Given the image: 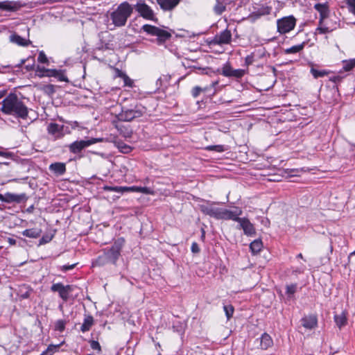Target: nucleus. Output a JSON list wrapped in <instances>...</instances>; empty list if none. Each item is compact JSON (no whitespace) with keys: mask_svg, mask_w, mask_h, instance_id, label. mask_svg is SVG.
Instances as JSON below:
<instances>
[{"mask_svg":"<svg viewBox=\"0 0 355 355\" xmlns=\"http://www.w3.org/2000/svg\"><path fill=\"white\" fill-rule=\"evenodd\" d=\"M354 149H355V145L352 143H349L348 147H347V150L349 152V154H347L346 157H347V158L349 159L351 161H354L355 159V153H354Z\"/></svg>","mask_w":355,"mask_h":355,"instance_id":"nucleus-37","label":"nucleus"},{"mask_svg":"<svg viewBox=\"0 0 355 355\" xmlns=\"http://www.w3.org/2000/svg\"><path fill=\"white\" fill-rule=\"evenodd\" d=\"M51 291L58 293L60 297L64 302H67L69 298V293L73 291V286H64L62 283L53 284L51 286Z\"/></svg>","mask_w":355,"mask_h":355,"instance_id":"nucleus-10","label":"nucleus"},{"mask_svg":"<svg viewBox=\"0 0 355 355\" xmlns=\"http://www.w3.org/2000/svg\"><path fill=\"white\" fill-rule=\"evenodd\" d=\"M145 107L137 104L130 109H123L117 115V118L121 121H131L135 119L141 117L146 112Z\"/></svg>","mask_w":355,"mask_h":355,"instance_id":"nucleus-5","label":"nucleus"},{"mask_svg":"<svg viewBox=\"0 0 355 355\" xmlns=\"http://www.w3.org/2000/svg\"><path fill=\"white\" fill-rule=\"evenodd\" d=\"M19 6L16 2L13 1H3L0 2V9L6 11H16L18 10Z\"/></svg>","mask_w":355,"mask_h":355,"instance_id":"nucleus-26","label":"nucleus"},{"mask_svg":"<svg viewBox=\"0 0 355 355\" xmlns=\"http://www.w3.org/2000/svg\"><path fill=\"white\" fill-rule=\"evenodd\" d=\"M28 198V197L25 193L20 194H16L10 192L6 193V203L20 204L26 202Z\"/></svg>","mask_w":355,"mask_h":355,"instance_id":"nucleus-16","label":"nucleus"},{"mask_svg":"<svg viewBox=\"0 0 355 355\" xmlns=\"http://www.w3.org/2000/svg\"><path fill=\"white\" fill-rule=\"evenodd\" d=\"M243 211L241 208L235 207L234 210L222 208L220 220H232L239 223L241 218L239 217Z\"/></svg>","mask_w":355,"mask_h":355,"instance_id":"nucleus-12","label":"nucleus"},{"mask_svg":"<svg viewBox=\"0 0 355 355\" xmlns=\"http://www.w3.org/2000/svg\"><path fill=\"white\" fill-rule=\"evenodd\" d=\"M160 8L164 10L170 11L174 9L180 0H156Z\"/></svg>","mask_w":355,"mask_h":355,"instance_id":"nucleus-20","label":"nucleus"},{"mask_svg":"<svg viewBox=\"0 0 355 355\" xmlns=\"http://www.w3.org/2000/svg\"><path fill=\"white\" fill-rule=\"evenodd\" d=\"M206 90H207L206 87L202 89V87H200L199 86H196L192 89L191 94H192L193 97L197 98L200 95L201 92L206 91Z\"/></svg>","mask_w":355,"mask_h":355,"instance_id":"nucleus-44","label":"nucleus"},{"mask_svg":"<svg viewBox=\"0 0 355 355\" xmlns=\"http://www.w3.org/2000/svg\"><path fill=\"white\" fill-rule=\"evenodd\" d=\"M305 270L304 266H301L293 270V273L295 275L303 273Z\"/></svg>","mask_w":355,"mask_h":355,"instance_id":"nucleus-54","label":"nucleus"},{"mask_svg":"<svg viewBox=\"0 0 355 355\" xmlns=\"http://www.w3.org/2000/svg\"><path fill=\"white\" fill-rule=\"evenodd\" d=\"M103 140V138H91L87 140L76 141L69 146V149L71 153L73 154H78L80 153L84 148L96 143L101 142Z\"/></svg>","mask_w":355,"mask_h":355,"instance_id":"nucleus-9","label":"nucleus"},{"mask_svg":"<svg viewBox=\"0 0 355 355\" xmlns=\"http://www.w3.org/2000/svg\"><path fill=\"white\" fill-rule=\"evenodd\" d=\"M41 233L42 230L40 228L26 229L21 232L23 236L32 239L40 237Z\"/></svg>","mask_w":355,"mask_h":355,"instance_id":"nucleus-25","label":"nucleus"},{"mask_svg":"<svg viewBox=\"0 0 355 355\" xmlns=\"http://www.w3.org/2000/svg\"><path fill=\"white\" fill-rule=\"evenodd\" d=\"M116 77H120L121 78H123V76H125V73L124 72H123L122 71L116 69Z\"/></svg>","mask_w":355,"mask_h":355,"instance_id":"nucleus-59","label":"nucleus"},{"mask_svg":"<svg viewBox=\"0 0 355 355\" xmlns=\"http://www.w3.org/2000/svg\"><path fill=\"white\" fill-rule=\"evenodd\" d=\"M333 30V28L327 26V24L323 22L322 25L319 24L318 28L315 29V33L325 34L331 33Z\"/></svg>","mask_w":355,"mask_h":355,"instance_id":"nucleus-33","label":"nucleus"},{"mask_svg":"<svg viewBox=\"0 0 355 355\" xmlns=\"http://www.w3.org/2000/svg\"><path fill=\"white\" fill-rule=\"evenodd\" d=\"M33 292V290L30 286L23 284L19 287L18 295L22 299H28Z\"/></svg>","mask_w":355,"mask_h":355,"instance_id":"nucleus-22","label":"nucleus"},{"mask_svg":"<svg viewBox=\"0 0 355 355\" xmlns=\"http://www.w3.org/2000/svg\"><path fill=\"white\" fill-rule=\"evenodd\" d=\"M1 110L6 114L15 116L23 119L28 116L27 106L15 93H10L2 101Z\"/></svg>","mask_w":355,"mask_h":355,"instance_id":"nucleus-1","label":"nucleus"},{"mask_svg":"<svg viewBox=\"0 0 355 355\" xmlns=\"http://www.w3.org/2000/svg\"><path fill=\"white\" fill-rule=\"evenodd\" d=\"M8 243H9L10 245H15V244H16V241H15L14 239L9 238V239H8Z\"/></svg>","mask_w":355,"mask_h":355,"instance_id":"nucleus-64","label":"nucleus"},{"mask_svg":"<svg viewBox=\"0 0 355 355\" xmlns=\"http://www.w3.org/2000/svg\"><path fill=\"white\" fill-rule=\"evenodd\" d=\"M59 347V345H50L47 349L44 351L40 355H53L55 351Z\"/></svg>","mask_w":355,"mask_h":355,"instance_id":"nucleus-41","label":"nucleus"},{"mask_svg":"<svg viewBox=\"0 0 355 355\" xmlns=\"http://www.w3.org/2000/svg\"><path fill=\"white\" fill-rule=\"evenodd\" d=\"M90 347L92 349L97 350L98 352L101 351V347L99 343L96 340L90 341Z\"/></svg>","mask_w":355,"mask_h":355,"instance_id":"nucleus-48","label":"nucleus"},{"mask_svg":"<svg viewBox=\"0 0 355 355\" xmlns=\"http://www.w3.org/2000/svg\"><path fill=\"white\" fill-rule=\"evenodd\" d=\"M63 129V125H59L56 123H50L47 125V132L51 135L55 140L60 139L63 137L62 130Z\"/></svg>","mask_w":355,"mask_h":355,"instance_id":"nucleus-14","label":"nucleus"},{"mask_svg":"<svg viewBox=\"0 0 355 355\" xmlns=\"http://www.w3.org/2000/svg\"><path fill=\"white\" fill-rule=\"evenodd\" d=\"M297 284H292L287 285L286 287V293L288 295H292L296 292Z\"/></svg>","mask_w":355,"mask_h":355,"instance_id":"nucleus-42","label":"nucleus"},{"mask_svg":"<svg viewBox=\"0 0 355 355\" xmlns=\"http://www.w3.org/2000/svg\"><path fill=\"white\" fill-rule=\"evenodd\" d=\"M223 309H224V311L225 313V315H226L227 320H230L232 317L234 311V306L231 304L224 305Z\"/></svg>","mask_w":355,"mask_h":355,"instance_id":"nucleus-38","label":"nucleus"},{"mask_svg":"<svg viewBox=\"0 0 355 355\" xmlns=\"http://www.w3.org/2000/svg\"><path fill=\"white\" fill-rule=\"evenodd\" d=\"M133 6V10L138 12L139 15L146 20L157 21L153 10L145 2L144 0H139Z\"/></svg>","mask_w":355,"mask_h":355,"instance_id":"nucleus-6","label":"nucleus"},{"mask_svg":"<svg viewBox=\"0 0 355 355\" xmlns=\"http://www.w3.org/2000/svg\"><path fill=\"white\" fill-rule=\"evenodd\" d=\"M48 69H46L44 67L37 66L35 69L36 76L40 78L46 77L45 73H47Z\"/></svg>","mask_w":355,"mask_h":355,"instance_id":"nucleus-39","label":"nucleus"},{"mask_svg":"<svg viewBox=\"0 0 355 355\" xmlns=\"http://www.w3.org/2000/svg\"><path fill=\"white\" fill-rule=\"evenodd\" d=\"M125 244V239L122 237L114 241L110 247L103 250V254L99 255L93 262L94 266H103L107 263L116 264L121 256V250Z\"/></svg>","mask_w":355,"mask_h":355,"instance_id":"nucleus-2","label":"nucleus"},{"mask_svg":"<svg viewBox=\"0 0 355 355\" xmlns=\"http://www.w3.org/2000/svg\"><path fill=\"white\" fill-rule=\"evenodd\" d=\"M133 13V6L128 1H123L112 11L110 17L116 27L125 26L128 18Z\"/></svg>","mask_w":355,"mask_h":355,"instance_id":"nucleus-3","label":"nucleus"},{"mask_svg":"<svg viewBox=\"0 0 355 355\" xmlns=\"http://www.w3.org/2000/svg\"><path fill=\"white\" fill-rule=\"evenodd\" d=\"M76 264H71V265H64L62 266V270L64 272L68 271L69 270H72L75 268Z\"/></svg>","mask_w":355,"mask_h":355,"instance_id":"nucleus-55","label":"nucleus"},{"mask_svg":"<svg viewBox=\"0 0 355 355\" xmlns=\"http://www.w3.org/2000/svg\"><path fill=\"white\" fill-rule=\"evenodd\" d=\"M263 248V243L261 239H256L250 245V249L253 254L259 253Z\"/></svg>","mask_w":355,"mask_h":355,"instance_id":"nucleus-30","label":"nucleus"},{"mask_svg":"<svg viewBox=\"0 0 355 355\" xmlns=\"http://www.w3.org/2000/svg\"><path fill=\"white\" fill-rule=\"evenodd\" d=\"M245 74V71L244 69H233L232 77L236 78H241Z\"/></svg>","mask_w":355,"mask_h":355,"instance_id":"nucleus-43","label":"nucleus"},{"mask_svg":"<svg viewBox=\"0 0 355 355\" xmlns=\"http://www.w3.org/2000/svg\"><path fill=\"white\" fill-rule=\"evenodd\" d=\"M233 69L229 63L223 65L221 74L225 77H232Z\"/></svg>","mask_w":355,"mask_h":355,"instance_id":"nucleus-35","label":"nucleus"},{"mask_svg":"<svg viewBox=\"0 0 355 355\" xmlns=\"http://www.w3.org/2000/svg\"><path fill=\"white\" fill-rule=\"evenodd\" d=\"M0 200L3 202H6V193L5 194L0 193Z\"/></svg>","mask_w":355,"mask_h":355,"instance_id":"nucleus-63","label":"nucleus"},{"mask_svg":"<svg viewBox=\"0 0 355 355\" xmlns=\"http://www.w3.org/2000/svg\"><path fill=\"white\" fill-rule=\"evenodd\" d=\"M265 54V50L264 49H259L257 52H253L250 55H248L245 60V64L247 66H249L252 64L254 61V57L257 55L259 58H261Z\"/></svg>","mask_w":355,"mask_h":355,"instance_id":"nucleus-27","label":"nucleus"},{"mask_svg":"<svg viewBox=\"0 0 355 355\" xmlns=\"http://www.w3.org/2000/svg\"><path fill=\"white\" fill-rule=\"evenodd\" d=\"M62 133L63 134V137L65 135L71 134V130L68 126H65L63 125V129L62 130Z\"/></svg>","mask_w":355,"mask_h":355,"instance_id":"nucleus-57","label":"nucleus"},{"mask_svg":"<svg viewBox=\"0 0 355 355\" xmlns=\"http://www.w3.org/2000/svg\"><path fill=\"white\" fill-rule=\"evenodd\" d=\"M297 19L293 15L284 17L277 20V31L280 34L291 32L296 25Z\"/></svg>","mask_w":355,"mask_h":355,"instance_id":"nucleus-8","label":"nucleus"},{"mask_svg":"<svg viewBox=\"0 0 355 355\" xmlns=\"http://www.w3.org/2000/svg\"><path fill=\"white\" fill-rule=\"evenodd\" d=\"M334 321L339 329H341L347 324V318L344 313L334 315Z\"/></svg>","mask_w":355,"mask_h":355,"instance_id":"nucleus-31","label":"nucleus"},{"mask_svg":"<svg viewBox=\"0 0 355 355\" xmlns=\"http://www.w3.org/2000/svg\"><path fill=\"white\" fill-rule=\"evenodd\" d=\"M191 250L193 253H198L200 252L198 244L196 242H193L191 244Z\"/></svg>","mask_w":355,"mask_h":355,"instance_id":"nucleus-53","label":"nucleus"},{"mask_svg":"<svg viewBox=\"0 0 355 355\" xmlns=\"http://www.w3.org/2000/svg\"><path fill=\"white\" fill-rule=\"evenodd\" d=\"M123 80L125 86L132 87L133 85V81L125 74V76L123 77Z\"/></svg>","mask_w":355,"mask_h":355,"instance_id":"nucleus-50","label":"nucleus"},{"mask_svg":"<svg viewBox=\"0 0 355 355\" xmlns=\"http://www.w3.org/2000/svg\"><path fill=\"white\" fill-rule=\"evenodd\" d=\"M205 150L209 151L222 153L224 152L226 149L223 145H212L205 147Z\"/></svg>","mask_w":355,"mask_h":355,"instance_id":"nucleus-36","label":"nucleus"},{"mask_svg":"<svg viewBox=\"0 0 355 355\" xmlns=\"http://www.w3.org/2000/svg\"><path fill=\"white\" fill-rule=\"evenodd\" d=\"M238 229H242L248 236L255 234V229L252 223L247 218H241L239 221Z\"/></svg>","mask_w":355,"mask_h":355,"instance_id":"nucleus-15","label":"nucleus"},{"mask_svg":"<svg viewBox=\"0 0 355 355\" xmlns=\"http://www.w3.org/2000/svg\"><path fill=\"white\" fill-rule=\"evenodd\" d=\"M314 8L320 13L318 23L320 25H322L323 21L327 18L329 13L328 6L326 3H316L314 6Z\"/></svg>","mask_w":355,"mask_h":355,"instance_id":"nucleus-18","label":"nucleus"},{"mask_svg":"<svg viewBox=\"0 0 355 355\" xmlns=\"http://www.w3.org/2000/svg\"><path fill=\"white\" fill-rule=\"evenodd\" d=\"M103 190L107 191H114L119 193L120 194H123L125 192H139L144 194H151L152 190L146 187H111V186H104Z\"/></svg>","mask_w":355,"mask_h":355,"instance_id":"nucleus-7","label":"nucleus"},{"mask_svg":"<svg viewBox=\"0 0 355 355\" xmlns=\"http://www.w3.org/2000/svg\"><path fill=\"white\" fill-rule=\"evenodd\" d=\"M219 2L223 4L224 6H227L229 3H230L232 0H218Z\"/></svg>","mask_w":355,"mask_h":355,"instance_id":"nucleus-60","label":"nucleus"},{"mask_svg":"<svg viewBox=\"0 0 355 355\" xmlns=\"http://www.w3.org/2000/svg\"><path fill=\"white\" fill-rule=\"evenodd\" d=\"M52 238H53L52 236H49V235L43 236L39 241V245H44V244H46V243L50 242L52 240Z\"/></svg>","mask_w":355,"mask_h":355,"instance_id":"nucleus-47","label":"nucleus"},{"mask_svg":"<svg viewBox=\"0 0 355 355\" xmlns=\"http://www.w3.org/2000/svg\"><path fill=\"white\" fill-rule=\"evenodd\" d=\"M26 61V59L21 60L19 64H16L15 67H18V68L21 67L23 64H25Z\"/></svg>","mask_w":355,"mask_h":355,"instance_id":"nucleus-62","label":"nucleus"},{"mask_svg":"<svg viewBox=\"0 0 355 355\" xmlns=\"http://www.w3.org/2000/svg\"><path fill=\"white\" fill-rule=\"evenodd\" d=\"M10 40L19 46H27L31 43L30 40H26L17 34H12L10 36Z\"/></svg>","mask_w":355,"mask_h":355,"instance_id":"nucleus-24","label":"nucleus"},{"mask_svg":"<svg viewBox=\"0 0 355 355\" xmlns=\"http://www.w3.org/2000/svg\"><path fill=\"white\" fill-rule=\"evenodd\" d=\"M37 61L40 63H46V64L49 63V60L43 51H41L39 53V55L37 57Z\"/></svg>","mask_w":355,"mask_h":355,"instance_id":"nucleus-46","label":"nucleus"},{"mask_svg":"<svg viewBox=\"0 0 355 355\" xmlns=\"http://www.w3.org/2000/svg\"><path fill=\"white\" fill-rule=\"evenodd\" d=\"M71 126L72 129H75L76 128H79V123L78 121H68L67 122Z\"/></svg>","mask_w":355,"mask_h":355,"instance_id":"nucleus-56","label":"nucleus"},{"mask_svg":"<svg viewBox=\"0 0 355 355\" xmlns=\"http://www.w3.org/2000/svg\"><path fill=\"white\" fill-rule=\"evenodd\" d=\"M119 148L123 153H128L131 150V147L124 144H121V146H119Z\"/></svg>","mask_w":355,"mask_h":355,"instance_id":"nucleus-49","label":"nucleus"},{"mask_svg":"<svg viewBox=\"0 0 355 355\" xmlns=\"http://www.w3.org/2000/svg\"><path fill=\"white\" fill-rule=\"evenodd\" d=\"M141 30L148 35L156 36V42L159 45L164 44L172 36L170 32L150 24H144L142 26Z\"/></svg>","mask_w":355,"mask_h":355,"instance_id":"nucleus-4","label":"nucleus"},{"mask_svg":"<svg viewBox=\"0 0 355 355\" xmlns=\"http://www.w3.org/2000/svg\"><path fill=\"white\" fill-rule=\"evenodd\" d=\"M49 170L57 175H62L66 172V165L62 162H55L49 166Z\"/></svg>","mask_w":355,"mask_h":355,"instance_id":"nucleus-21","label":"nucleus"},{"mask_svg":"<svg viewBox=\"0 0 355 355\" xmlns=\"http://www.w3.org/2000/svg\"><path fill=\"white\" fill-rule=\"evenodd\" d=\"M55 330L59 331L60 332L63 331L65 328V322L62 320H59L56 321L55 324Z\"/></svg>","mask_w":355,"mask_h":355,"instance_id":"nucleus-45","label":"nucleus"},{"mask_svg":"<svg viewBox=\"0 0 355 355\" xmlns=\"http://www.w3.org/2000/svg\"><path fill=\"white\" fill-rule=\"evenodd\" d=\"M213 10L215 14L220 15L223 12L225 11L226 7L224 6L223 3L216 0V3L214 6Z\"/></svg>","mask_w":355,"mask_h":355,"instance_id":"nucleus-34","label":"nucleus"},{"mask_svg":"<svg viewBox=\"0 0 355 355\" xmlns=\"http://www.w3.org/2000/svg\"><path fill=\"white\" fill-rule=\"evenodd\" d=\"M44 90L48 94H53L55 92L54 86L53 85H47L44 87Z\"/></svg>","mask_w":355,"mask_h":355,"instance_id":"nucleus-52","label":"nucleus"},{"mask_svg":"<svg viewBox=\"0 0 355 355\" xmlns=\"http://www.w3.org/2000/svg\"><path fill=\"white\" fill-rule=\"evenodd\" d=\"M311 74L313 75V76L315 78H318L320 77H323L325 75L327 74V71H319L318 69H315L314 68H311Z\"/></svg>","mask_w":355,"mask_h":355,"instance_id":"nucleus-40","label":"nucleus"},{"mask_svg":"<svg viewBox=\"0 0 355 355\" xmlns=\"http://www.w3.org/2000/svg\"><path fill=\"white\" fill-rule=\"evenodd\" d=\"M232 41V33L227 28L216 34L213 40L210 42L211 44H228Z\"/></svg>","mask_w":355,"mask_h":355,"instance_id":"nucleus-13","label":"nucleus"},{"mask_svg":"<svg viewBox=\"0 0 355 355\" xmlns=\"http://www.w3.org/2000/svg\"><path fill=\"white\" fill-rule=\"evenodd\" d=\"M302 325L307 329H313L318 325V318L315 315L305 316L301 320Z\"/></svg>","mask_w":355,"mask_h":355,"instance_id":"nucleus-17","label":"nucleus"},{"mask_svg":"<svg viewBox=\"0 0 355 355\" xmlns=\"http://www.w3.org/2000/svg\"><path fill=\"white\" fill-rule=\"evenodd\" d=\"M45 75L46 77H54L59 81L69 82V80L64 75V71L63 70L48 69L47 73H45Z\"/></svg>","mask_w":355,"mask_h":355,"instance_id":"nucleus-19","label":"nucleus"},{"mask_svg":"<svg viewBox=\"0 0 355 355\" xmlns=\"http://www.w3.org/2000/svg\"><path fill=\"white\" fill-rule=\"evenodd\" d=\"M214 202H208L207 205H201L200 206V211L205 215L220 220L222 208L214 207Z\"/></svg>","mask_w":355,"mask_h":355,"instance_id":"nucleus-11","label":"nucleus"},{"mask_svg":"<svg viewBox=\"0 0 355 355\" xmlns=\"http://www.w3.org/2000/svg\"><path fill=\"white\" fill-rule=\"evenodd\" d=\"M94 324V318L92 315H87L85 316L84 321L81 325L80 330L83 332L88 331Z\"/></svg>","mask_w":355,"mask_h":355,"instance_id":"nucleus-28","label":"nucleus"},{"mask_svg":"<svg viewBox=\"0 0 355 355\" xmlns=\"http://www.w3.org/2000/svg\"><path fill=\"white\" fill-rule=\"evenodd\" d=\"M347 3L349 7V10L355 15V0H347Z\"/></svg>","mask_w":355,"mask_h":355,"instance_id":"nucleus-51","label":"nucleus"},{"mask_svg":"<svg viewBox=\"0 0 355 355\" xmlns=\"http://www.w3.org/2000/svg\"><path fill=\"white\" fill-rule=\"evenodd\" d=\"M34 63L31 64H28V65H26V69L27 71H31V70H33L34 69Z\"/></svg>","mask_w":355,"mask_h":355,"instance_id":"nucleus-61","label":"nucleus"},{"mask_svg":"<svg viewBox=\"0 0 355 355\" xmlns=\"http://www.w3.org/2000/svg\"><path fill=\"white\" fill-rule=\"evenodd\" d=\"M273 344L272 339L270 336L266 333L262 334L260 338V347L262 349H267Z\"/></svg>","mask_w":355,"mask_h":355,"instance_id":"nucleus-23","label":"nucleus"},{"mask_svg":"<svg viewBox=\"0 0 355 355\" xmlns=\"http://www.w3.org/2000/svg\"><path fill=\"white\" fill-rule=\"evenodd\" d=\"M354 257H355V250L352 252L349 256V262L351 263L352 264H355V260H354Z\"/></svg>","mask_w":355,"mask_h":355,"instance_id":"nucleus-58","label":"nucleus"},{"mask_svg":"<svg viewBox=\"0 0 355 355\" xmlns=\"http://www.w3.org/2000/svg\"><path fill=\"white\" fill-rule=\"evenodd\" d=\"M354 67H355V58L343 61V69L345 71H349Z\"/></svg>","mask_w":355,"mask_h":355,"instance_id":"nucleus-32","label":"nucleus"},{"mask_svg":"<svg viewBox=\"0 0 355 355\" xmlns=\"http://www.w3.org/2000/svg\"><path fill=\"white\" fill-rule=\"evenodd\" d=\"M306 45V42H303L300 44L293 46L284 50L285 54H294L302 51Z\"/></svg>","mask_w":355,"mask_h":355,"instance_id":"nucleus-29","label":"nucleus"}]
</instances>
